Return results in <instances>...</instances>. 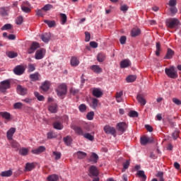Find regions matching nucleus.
<instances>
[{
  "mask_svg": "<svg viewBox=\"0 0 181 181\" xmlns=\"http://www.w3.org/2000/svg\"><path fill=\"white\" fill-rule=\"evenodd\" d=\"M71 136H67L66 137H64V142H65L66 145H67V146H70V145H71Z\"/></svg>",
  "mask_w": 181,
  "mask_h": 181,
  "instance_id": "41",
  "label": "nucleus"
},
{
  "mask_svg": "<svg viewBox=\"0 0 181 181\" xmlns=\"http://www.w3.org/2000/svg\"><path fill=\"white\" fill-rule=\"evenodd\" d=\"M78 89H76L74 88H71L70 89V93L72 94V95H76V94H78Z\"/></svg>",
  "mask_w": 181,
  "mask_h": 181,
  "instance_id": "61",
  "label": "nucleus"
},
{
  "mask_svg": "<svg viewBox=\"0 0 181 181\" xmlns=\"http://www.w3.org/2000/svg\"><path fill=\"white\" fill-rule=\"evenodd\" d=\"M140 142L141 145H146V144L152 143V139L149 137H146V136L141 137Z\"/></svg>",
  "mask_w": 181,
  "mask_h": 181,
  "instance_id": "19",
  "label": "nucleus"
},
{
  "mask_svg": "<svg viewBox=\"0 0 181 181\" xmlns=\"http://www.w3.org/2000/svg\"><path fill=\"white\" fill-rule=\"evenodd\" d=\"M59 180V176L57 175H51L47 177V181H57Z\"/></svg>",
  "mask_w": 181,
  "mask_h": 181,
  "instance_id": "42",
  "label": "nucleus"
},
{
  "mask_svg": "<svg viewBox=\"0 0 181 181\" xmlns=\"http://www.w3.org/2000/svg\"><path fill=\"white\" fill-rule=\"evenodd\" d=\"M98 160V155H97L95 153H93L90 156V158L89 159L90 162H93V163H97Z\"/></svg>",
  "mask_w": 181,
  "mask_h": 181,
  "instance_id": "30",
  "label": "nucleus"
},
{
  "mask_svg": "<svg viewBox=\"0 0 181 181\" xmlns=\"http://www.w3.org/2000/svg\"><path fill=\"white\" fill-rule=\"evenodd\" d=\"M53 127L54 128V129H63V124H62V123L59 122H54L53 123Z\"/></svg>",
  "mask_w": 181,
  "mask_h": 181,
  "instance_id": "39",
  "label": "nucleus"
},
{
  "mask_svg": "<svg viewBox=\"0 0 181 181\" xmlns=\"http://www.w3.org/2000/svg\"><path fill=\"white\" fill-rule=\"evenodd\" d=\"M83 136L86 139H88V141H94V136L91 135L90 133L83 134Z\"/></svg>",
  "mask_w": 181,
  "mask_h": 181,
  "instance_id": "47",
  "label": "nucleus"
},
{
  "mask_svg": "<svg viewBox=\"0 0 181 181\" xmlns=\"http://www.w3.org/2000/svg\"><path fill=\"white\" fill-rule=\"evenodd\" d=\"M103 129L105 134L112 135L113 136H115V135H117V130L115 129V128L110 127V125L105 126Z\"/></svg>",
  "mask_w": 181,
  "mask_h": 181,
  "instance_id": "5",
  "label": "nucleus"
},
{
  "mask_svg": "<svg viewBox=\"0 0 181 181\" xmlns=\"http://www.w3.org/2000/svg\"><path fill=\"white\" fill-rule=\"evenodd\" d=\"M16 90L17 93L20 94V95H26V94H28V89L26 88H23L21 85L17 86Z\"/></svg>",
  "mask_w": 181,
  "mask_h": 181,
  "instance_id": "13",
  "label": "nucleus"
},
{
  "mask_svg": "<svg viewBox=\"0 0 181 181\" xmlns=\"http://www.w3.org/2000/svg\"><path fill=\"white\" fill-rule=\"evenodd\" d=\"M13 174V172L11 170H8L1 173L0 176L1 177H11V175Z\"/></svg>",
  "mask_w": 181,
  "mask_h": 181,
  "instance_id": "20",
  "label": "nucleus"
},
{
  "mask_svg": "<svg viewBox=\"0 0 181 181\" xmlns=\"http://www.w3.org/2000/svg\"><path fill=\"white\" fill-rule=\"evenodd\" d=\"M40 39L44 43H49L50 40V33H46L41 35Z\"/></svg>",
  "mask_w": 181,
  "mask_h": 181,
  "instance_id": "17",
  "label": "nucleus"
},
{
  "mask_svg": "<svg viewBox=\"0 0 181 181\" xmlns=\"http://www.w3.org/2000/svg\"><path fill=\"white\" fill-rule=\"evenodd\" d=\"M137 100L141 105H145L146 104V100L144 98V95H138L137 97Z\"/></svg>",
  "mask_w": 181,
  "mask_h": 181,
  "instance_id": "27",
  "label": "nucleus"
},
{
  "mask_svg": "<svg viewBox=\"0 0 181 181\" xmlns=\"http://www.w3.org/2000/svg\"><path fill=\"white\" fill-rule=\"evenodd\" d=\"M165 25L169 29H179L180 26V21L176 18H170L165 21Z\"/></svg>",
  "mask_w": 181,
  "mask_h": 181,
  "instance_id": "1",
  "label": "nucleus"
},
{
  "mask_svg": "<svg viewBox=\"0 0 181 181\" xmlns=\"http://www.w3.org/2000/svg\"><path fill=\"white\" fill-rule=\"evenodd\" d=\"M131 65V62L128 59H124L120 62V67L122 69H125L127 67H129V66Z\"/></svg>",
  "mask_w": 181,
  "mask_h": 181,
  "instance_id": "23",
  "label": "nucleus"
},
{
  "mask_svg": "<svg viewBox=\"0 0 181 181\" xmlns=\"http://www.w3.org/2000/svg\"><path fill=\"white\" fill-rule=\"evenodd\" d=\"M85 36V42H90V39H91V35L90 34V33L86 31Z\"/></svg>",
  "mask_w": 181,
  "mask_h": 181,
  "instance_id": "60",
  "label": "nucleus"
},
{
  "mask_svg": "<svg viewBox=\"0 0 181 181\" xmlns=\"http://www.w3.org/2000/svg\"><path fill=\"white\" fill-rule=\"evenodd\" d=\"M88 176H90V177H97V176H98V169H97V167L94 165L90 167Z\"/></svg>",
  "mask_w": 181,
  "mask_h": 181,
  "instance_id": "10",
  "label": "nucleus"
},
{
  "mask_svg": "<svg viewBox=\"0 0 181 181\" xmlns=\"http://www.w3.org/2000/svg\"><path fill=\"white\" fill-rule=\"evenodd\" d=\"M21 10L23 12H25V13H29L30 12V4L28 1H23L21 4Z\"/></svg>",
  "mask_w": 181,
  "mask_h": 181,
  "instance_id": "11",
  "label": "nucleus"
},
{
  "mask_svg": "<svg viewBox=\"0 0 181 181\" xmlns=\"http://www.w3.org/2000/svg\"><path fill=\"white\" fill-rule=\"evenodd\" d=\"M97 60L99 63H103L105 60V54L100 52L98 54Z\"/></svg>",
  "mask_w": 181,
  "mask_h": 181,
  "instance_id": "31",
  "label": "nucleus"
},
{
  "mask_svg": "<svg viewBox=\"0 0 181 181\" xmlns=\"http://www.w3.org/2000/svg\"><path fill=\"white\" fill-rule=\"evenodd\" d=\"M73 129L76 132V134H77L78 135H81V136H83V135H84V132L80 127H78L77 126H74L73 127Z\"/></svg>",
  "mask_w": 181,
  "mask_h": 181,
  "instance_id": "28",
  "label": "nucleus"
},
{
  "mask_svg": "<svg viewBox=\"0 0 181 181\" xmlns=\"http://www.w3.org/2000/svg\"><path fill=\"white\" fill-rule=\"evenodd\" d=\"M60 18H61V23L62 25H64L66 22H67V16L63 13H61L59 14Z\"/></svg>",
  "mask_w": 181,
  "mask_h": 181,
  "instance_id": "35",
  "label": "nucleus"
},
{
  "mask_svg": "<svg viewBox=\"0 0 181 181\" xmlns=\"http://www.w3.org/2000/svg\"><path fill=\"white\" fill-rule=\"evenodd\" d=\"M131 35L132 37H136V36H139V35H141V29L133 28L132 30Z\"/></svg>",
  "mask_w": 181,
  "mask_h": 181,
  "instance_id": "22",
  "label": "nucleus"
},
{
  "mask_svg": "<svg viewBox=\"0 0 181 181\" xmlns=\"http://www.w3.org/2000/svg\"><path fill=\"white\" fill-rule=\"evenodd\" d=\"M15 132H16V128L11 127L9 129L6 134L7 139H8V141H12V137L13 136V134H15Z\"/></svg>",
  "mask_w": 181,
  "mask_h": 181,
  "instance_id": "14",
  "label": "nucleus"
},
{
  "mask_svg": "<svg viewBox=\"0 0 181 181\" xmlns=\"http://www.w3.org/2000/svg\"><path fill=\"white\" fill-rule=\"evenodd\" d=\"M174 168H175L177 169V170H179V172H180V173H181L180 164H179V163L175 162Z\"/></svg>",
  "mask_w": 181,
  "mask_h": 181,
  "instance_id": "64",
  "label": "nucleus"
},
{
  "mask_svg": "<svg viewBox=\"0 0 181 181\" xmlns=\"http://www.w3.org/2000/svg\"><path fill=\"white\" fill-rule=\"evenodd\" d=\"M0 116L2 117V118H4V119L9 120L11 119V113L7 112H1Z\"/></svg>",
  "mask_w": 181,
  "mask_h": 181,
  "instance_id": "32",
  "label": "nucleus"
},
{
  "mask_svg": "<svg viewBox=\"0 0 181 181\" xmlns=\"http://www.w3.org/2000/svg\"><path fill=\"white\" fill-rule=\"evenodd\" d=\"M129 7H128V6L127 5H122L120 6V11H122V12H124V13H125L127 12V11H128Z\"/></svg>",
  "mask_w": 181,
  "mask_h": 181,
  "instance_id": "62",
  "label": "nucleus"
},
{
  "mask_svg": "<svg viewBox=\"0 0 181 181\" xmlns=\"http://www.w3.org/2000/svg\"><path fill=\"white\" fill-rule=\"evenodd\" d=\"M46 151V147L45 146H40L37 148L31 150V152L34 155H40V153H43Z\"/></svg>",
  "mask_w": 181,
  "mask_h": 181,
  "instance_id": "12",
  "label": "nucleus"
},
{
  "mask_svg": "<svg viewBox=\"0 0 181 181\" xmlns=\"http://www.w3.org/2000/svg\"><path fill=\"white\" fill-rule=\"evenodd\" d=\"M44 23H46L49 28H54L56 26V21L44 20Z\"/></svg>",
  "mask_w": 181,
  "mask_h": 181,
  "instance_id": "33",
  "label": "nucleus"
},
{
  "mask_svg": "<svg viewBox=\"0 0 181 181\" xmlns=\"http://www.w3.org/2000/svg\"><path fill=\"white\" fill-rule=\"evenodd\" d=\"M52 155L55 156L54 158L55 160H59V159L62 158V153L59 151H53Z\"/></svg>",
  "mask_w": 181,
  "mask_h": 181,
  "instance_id": "50",
  "label": "nucleus"
},
{
  "mask_svg": "<svg viewBox=\"0 0 181 181\" xmlns=\"http://www.w3.org/2000/svg\"><path fill=\"white\" fill-rule=\"evenodd\" d=\"M34 95H35L37 100H38V101H45V96L40 95V93H39V92H35Z\"/></svg>",
  "mask_w": 181,
  "mask_h": 181,
  "instance_id": "46",
  "label": "nucleus"
},
{
  "mask_svg": "<svg viewBox=\"0 0 181 181\" xmlns=\"http://www.w3.org/2000/svg\"><path fill=\"white\" fill-rule=\"evenodd\" d=\"M165 73L170 78H177V71L175 66H170V68H165Z\"/></svg>",
  "mask_w": 181,
  "mask_h": 181,
  "instance_id": "2",
  "label": "nucleus"
},
{
  "mask_svg": "<svg viewBox=\"0 0 181 181\" xmlns=\"http://www.w3.org/2000/svg\"><path fill=\"white\" fill-rule=\"evenodd\" d=\"M87 119H89V121H91L94 118V112H89L87 115Z\"/></svg>",
  "mask_w": 181,
  "mask_h": 181,
  "instance_id": "58",
  "label": "nucleus"
},
{
  "mask_svg": "<svg viewBox=\"0 0 181 181\" xmlns=\"http://www.w3.org/2000/svg\"><path fill=\"white\" fill-rule=\"evenodd\" d=\"M25 70H26L25 66L23 65H18L14 68L13 73L14 74H16V76H22V74L25 73Z\"/></svg>",
  "mask_w": 181,
  "mask_h": 181,
  "instance_id": "6",
  "label": "nucleus"
},
{
  "mask_svg": "<svg viewBox=\"0 0 181 181\" xmlns=\"http://www.w3.org/2000/svg\"><path fill=\"white\" fill-rule=\"evenodd\" d=\"M170 16H175L177 13V8L176 6H173L170 8Z\"/></svg>",
  "mask_w": 181,
  "mask_h": 181,
  "instance_id": "48",
  "label": "nucleus"
},
{
  "mask_svg": "<svg viewBox=\"0 0 181 181\" xmlns=\"http://www.w3.org/2000/svg\"><path fill=\"white\" fill-rule=\"evenodd\" d=\"M76 156L78 159H84L87 156V153L83 151H78L76 153Z\"/></svg>",
  "mask_w": 181,
  "mask_h": 181,
  "instance_id": "40",
  "label": "nucleus"
},
{
  "mask_svg": "<svg viewBox=\"0 0 181 181\" xmlns=\"http://www.w3.org/2000/svg\"><path fill=\"white\" fill-rule=\"evenodd\" d=\"M173 103L175 104V105H181V100H179L177 98H173L172 99Z\"/></svg>",
  "mask_w": 181,
  "mask_h": 181,
  "instance_id": "59",
  "label": "nucleus"
},
{
  "mask_svg": "<svg viewBox=\"0 0 181 181\" xmlns=\"http://www.w3.org/2000/svg\"><path fill=\"white\" fill-rule=\"evenodd\" d=\"M137 175H138V176L141 177L142 181L146 180V176L145 175V172L144 170H139Z\"/></svg>",
  "mask_w": 181,
  "mask_h": 181,
  "instance_id": "43",
  "label": "nucleus"
},
{
  "mask_svg": "<svg viewBox=\"0 0 181 181\" xmlns=\"http://www.w3.org/2000/svg\"><path fill=\"white\" fill-rule=\"evenodd\" d=\"M16 25H22L23 23V17L22 16H18L16 19Z\"/></svg>",
  "mask_w": 181,
  "mask_h": 181,
  "instance_id": "54",
  "label": "nucleus"
},
{
  "mask_svg": "<svg viewBox=\"0 0 181 181\" xmlns=\"http://www.w3.org/2000/svg\"><path fill=\"white\" fill-rule=\"evenodd\" d=\"M91 107H92V108H93V110H95L97 108V107H98V99H97V98L92 99Z\"/></svg>",
  "mask_w": 181,
  "mask_h": 181,
  "instance_id": "45",
  "label": "nucleus"
},
{
  "mask_svg": "<svg viewBox=\"0 0 181 181\" xmlns=\"http://www.w3.org/2000/svg\"><path fill=\"white\" fill-rule=\"evenodd\" d=\"M25 170H27V172H30L31 170H33V169H35V164H33V163H27L25 164Z\"/></svg>",
  "mask_w": 181,
  "mask_h": 181,
  "instance_id": "26",
  "label": "nucleus"
},
{
  "mask_svg": "<svg viewBox=\"0 0 181 181\" xmlns=\"http://www.w3.org/2000/svg\"><path fill=\"white\" fill-rule=\"evenodd\" d=\"M23 107V104L21 102H18L13 104L14 110H19Z\"/></svg>",
  "mask_w": 181,
  "mask_h": 181,
  "instance_id": "51",
  "label": "nucleus"
},
{
  "mask_svg": "<svg viewBox=\"0 0 181 181\" xmlns=\"http://www.w3.org/2000/svg\"><path fill=\"white\" fill-rule=\"evenodd\" d=\"M40 88L42 90V91H49V88H50V83L47 81H45L42 83Z\"/></svg>",
  "mask_w": 181,
  "mask_h": 181,
  "instance_id": "18",
  "label": "nucleus"
},
{
  "mask_svg": "<svg viewBox=\"0 0 181 181\" xmlns=\"http://www.w3.org/2000/svg\"><path fill=\"white\" fill-rule=\"evenodd\" d=\"M80 64V61L77 59L76 57H73L71 59V65L74 67H76V66H78Z\"/></svg>",
  "mask_w": 181,
  "mask_h": 181,
  "instance_id": "25",
  "label": "nucleus"
},
{
  "mask_svg": "<svg viewBox=\"0 0 181 181\" xmlns=\"http://www.w3.org/2000/svg\"><path fill=\"white\" fill-rule=\"evenodd\" d=\"M90 70L95 73L96 74H100V73H103V69L100 67L98 65H92L90 66Z\"/></svg>",
  "mask_w": 181,
  "mask_h": 181,
  "instance_id": "16",
  "label": "nucleus"
},
{
  "mask_svg": "<svg viewBox=\"0 0 181 181\" xmlns=\"http://www.w3.org/2000/svg\"><path fill=\"white\" fill-rule=\"evenodd\" d=\"M40 77V75L37 72L30 75V78L32 81H37Z\"/></svg>",
  "mask_w": 181,
  "mask_h": 181,
  "instance_id": "29",
  "label": "nucleus"
},
{
  "mask_svg": "<svg viewBox=\"0 0 181 181\" xmlns=\"http://www.w3.org/2000/svg\"><path fill=\"white\" fill-rule=\"evenodd\" d=\"M129 116L131 117L132 118H136L138 117V112L135 110H132L129 112Z\"/></svg>",
  "mask_w": 181,
  "mask_h": 181,
  "instance_id": "52",
  "label": "nucleus"
},
{
  "mask_svg": "<svg viewBox=\"0 0 181 181\" xmlns=\"http://www.w3.org/2000/svg\"><path fill=\"white\" fill-rule=\"evenodd\" d=\"M45 54H46V50L43 48L40 49L36 51L35 59H36V60H42V59L45 57Z\"/></svg>",
  "mask_w": 181,
  "mask_h": 181,
  "instance_id": "7",
  "label": "nucleus"
},
{
  "mask_svg": "<svg viewBox=\"0 0 181 181\" xmlns=\"http://www.w3.org/2000/svg\"><path fill=\"white\" fill-rule=\"evenodd\" d=\"M19 153L21 156H26L29 153V149L26 148H22L19 150Z\"/></svg>",
  "mask_w": 181,
  "mask_h": 181,
  "instance_id": "37",
  "label": "nucleus"
},
{
  "mask_svg": "<svg viewBox=\"0 0 181 181\" xmlns=\"http://www.w3.org/2000/svg\"><path fill=\"white\" fill-rule=\"evenodd\" d=\"M129 164H130V162L129 160H127L125 163H123L122 172H124V170H127V169L129 168Z\"/></svg>",
  "mask_w": 181,
  "mask_h": 181,
  "instance_id": "55",
  "label": "nucleus"
},
{
  "mask_svg": "<svg viewBox=\"0 0 181 181\" xmlns=\"http://www.w3.org/2000/svg\"><path fill=\"white\" fill-rule=\"evenodd\" d=\"M56 91L59 97H63V95H66L67 94V86H66L64 83H62L58 86Z\"/></svg>",
  "mask_w": 181,
  "mask_h": 181,
  "instance_id": "3",
  "label": "nucleus"
},
{
  "mask_svg": "<svg viewBox=\"0 0 181 181\" xmlns=\"http://www.w3.org/2000/svg\"><path fill=\"white\" fill-rule=\"evenodd\" d=\"M136 80V76L135 75H129L126 78L127 83H134Z\"/></svg>",
  "mask_w": 181,
  "mask_h": 181,
  "instance_id": "34",
  "label": "nucleus"
},
{
  "mask_svg": "<svg viewBox=\"0 0 181 181\" xmlns=\"http://www.w3.org/2000/svg\"><path fill=\"white\" fill-rule=\"evenodd\" d=\"M11 88V83L8 80L3 81L0 83V91L5 93L8 88Z\"/></svg>",
  "mask_w": 181,
  "mask_h": 181,
  "instance_id": "4",
  "label": "nucleus"
},
{
  "mask_svg": "<svg viewBox=\"0 0 181 181\" xmlns=\"http://www.w3.org/2000/svg\"><path fill=\"white\" fill-rule=\"evenodd\" d=\"M128 129V124H127L126 122H122L117 124L116 129L119 131V132H125L127 129Z\"/></svg>",
  "mask_w": 181,
  "mask_h": 181,
  "instance_id": "8",
  "label": "nucleus"
},
{
  "mask_svg": "<svg viewBox=\"0 0 181 181\" xmlns=\"http://www.w3.org/2000/svg\"><path fill=\"white\" fill-rule=\"evenodd\" d=\"M177 4V0H170L168 5L170 7L176 6V4Z\"/></svg>",
  "mask_w": 181,
  "mask_h": 181,
  "instance_id": "63",
  "label": "nucleus"
},
{
  "mask_svg": "<svg viewBox=\"0 0 181 181\" xmlns=\"http://www.w3.org/2000/svg\"><path fill=\"white\" fill-rule=\"evenodd\" d=\"M78 110L79 111H81V112H86L87 110V106L84 104H81L78 107Z\"/></svg>",
  "mask_w": 181,
  "mask_h": 181,
  "instance_id": "53",
  "label": "nucleus"
},
{
  "mask_svg": "<svg viewBox=\"0 0 181 181\" xmlns=\"http://www.w3.org/2000/svg\"><path fill=\"white\" fill-rule=\"evenodd\" d=\"M6 56H8V57H9L10 59H15V57H18V53L12 51H8L6 52Z\"/></svg>",
  "mask_w": 181,
  "mask_h": 181,
  "instance_id": "36",
  "label": "nucleus"
},
{
  "mask_svg": "<svg viewBox=\"0 0 181 181\" xmlns=\"http://www.w3.org/2000/svg\"><path fill=\"white\" fill-rule=\"evenodd\" d=\"M0 15L1 16H8V10L5 7L0 8Z\"/></svg>",
  "mask_w": 181,
  "mask_h": 181,
  "instance_id": "44",
  "label": "nucleus"
},
{
  "mask_svg": "<svg viewBox=\"0 0 181 181\" xmlns=\"http://www.w3.org/2000/svg\"><path fill=\"white\" fill-rule=\"evenodd\" d=\"M92 94L93 97H96V98H100L103 97V91L100 88H94L92 91Z\"/></svg>",
  "mask_w": 181,
  "mask_h": 181,
  "instance_id": "15",
  "label": "nucleus"
},
{
  "mask_svg": "<svg viewBox=\"0 0 181 181\" xmlns=\"http://www.w3.org/2000/svg\"><path fill=\"white\" fill-rule=\"evenodd\" d=\"M47 136L48 139H54V138H57V134L54 132H49Z\"/></svg>",
  "mask_w": 181,
  "mask_h": 181,
  "instance_id": "38",
  "label": "nucleus"
},
{
  "mask_svg": "<svg viewBox=\"0 0 181 181\" xmlns=\"http://www.w3.org/2000/svg\"><path fill=\"white\" fill-rule=\"evenodd\" d=\"M53 6L52 4H46L45 6H44V7H42V11H50V9H52Z\"/></svg>",
  "mask_w": 181,
  "mask_h": 181,
  "instance_id": "56",
  "label": "nucleus"
},
{
  "mask_svg": "<svg viewBox=\"0 0 181 181\" xmlns=\"http://www.w3.org/2000/svg\"><path fill=\"white\" fill-rule=\"evenodd\" d=\"M173 56H175V52L172 50V49L168 48L164 59H172Z\"/></svg>",
  "mask_w": 181,
  "mask_h": 181,
  "instance_id": "21",
  "label": "nucleus"
},
{
  "mask_svg": "<svg viewBox=\"0 0 181 181\" xmlns=\"http://www.w3.org/2000/svg\"><path fill=\"white\" fill-rule=\"evenodd\" d=\"M1 29V30H9L10 29H12V25L5 24Z\"/></svg>",
  "mask_w": 181,
  "mask_h": 181,
  "instance_id": "57",
  "label": "nucleus"
},
{
  "mask_svg": "<svg viewBox=\"0 0 181 181\" xmlns=\"http://www.w3.org/2000/svg\"><path fill=\"white\" fill-rule=\"evenodd\" d=\"M48 110L49 112H52V114H56L57 112V105L53 104L48 107Z\"/></svg>",
  "mask_w": 181,
  "mask_h": 181,
  "instance_id": "24",
  "label": "nucleus"
},
{
  "mask_svg": "<svg viewBox=\"0 0 181 181\" xmlns=\"http://www.w3.org/2000/svg\"><path fill=\"white\" fill-rule=\"evenodd\" d=\"M9 141L12 148H14L15 149L18 148L19 144L16 142V141L13 140V139H11V140H9Z\"/></svg>",
  "mask_w": 181,
  "mask_h": 181,
  "instance_id": "49",
  "label": "nucleus"
},
{
  "mask_svg": "<svg viewBox=\"0 0 181 181\" xmlns=\"http://www.w3.org/2000/svg\"><path fill=\"white\" fill-rule=\"evenodd\" d=\"M40 47V45L39 43L34 42L31 44L30 47L28 49V54H32L33 53H35L37 49Z\"/></svg>",
  "mask_w": 181,
  "mask_h": 181,
  "instance_id": "9",
  "label": "nucleus"
}]
</instances>
